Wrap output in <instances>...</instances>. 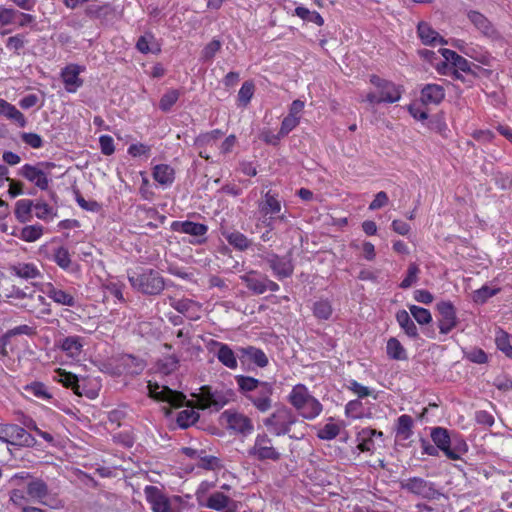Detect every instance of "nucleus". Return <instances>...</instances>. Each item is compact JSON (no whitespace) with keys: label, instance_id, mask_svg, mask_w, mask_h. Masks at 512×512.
<instances>
[{"label":"nucleus","instance_id":"obj_1","mask_svg":"<svg viewBox=\"0 0 512 512\" xmlns=\"http://www.w3.org/2000/svg\"><path fill=\"white\" fill-rule=\"evenodd\" d=\"M131 286L145 295H159L165 287L164 278L154 269H140L128 273Z\"/></svg>","mask_w":512,"mask_h":512},{"label":"nucleus","instance_id":"obj_2","mask_svg":"<svg viewBox=\"0 0 512 512\" xmlns=\"http://www.w3.org/2000/svg\"><path fill=\"white\" fill-rule=\"evenodd\" d=\"M289 401L299 414L308 420L316 418L323 410L322 404L301 384L293 387Z\"/></svg>","mask_w":512,"mask_h":512},{"label":"nucleus","instance_id":"obj_3","mask_svg":"<svg viewBox=\"0 0 512 512\" xmlns=\"http://www.w3.org/2000/svg\"><path fill=\"white\" fill-rule=\"evenodd\" d=\"M297 418L292 410L286 406H278L274 412L263 420V424L273 434L280 436L289 433L291 426Z\"/></svg>","mask_w":512,"mask_h":512},{"label":"nucleus","instance_id":"obj_4","mask_svg":"<svg viewBox=\"0 0 512 512\" xmlns=\"http://www.w3.org/2000/svg\"><path fill=\"white\" fill-rule=\"evenodd\" d=\"M55 166L52 162H40L37 165L25 164L19 173L39 189L47 190L51 181V170Z\"/></svg>","mask_w":512,"mask_h":512},{"label":"nucleus","instance_id":"obj_5","mask_svg":"<svg viewBox=\"0 0 512 512\" xmlns=\"http://www.w3.org/2000/svg\"><path fill=\"white\" fill-rule=\"evenodd\" d=\"M0 440L13 446H31L34 438L22 427L14 424H0Z\"/></svg>","mask_w":512,"mask_h":512},{"label":"nucleus","instance_id":"obj_6","mask_svg":"<svg viewBox=\"0 0 512 512\" xmlns=\"http://www.w3.org/2000/svg\"><path fill=\"white\" fill-rule=\"evenodd\" d=\"M399 484L401 489L424 499H435L439 495L434 483L421 477H410L400 481Z\"/></svg>","mask_w":512,"mask_h":512},{"label":"nucleus","instance_id":"obj_7","mask_svg":"<svg viewBox=\"0 0 512 512\" xmlns=\"http://www.w3.org/2000/svg\"><path fill=\"white\" fill-rule=\"evenodd\" d=\"M192 396L196 398L197 407L200 409L210 408L218 411L229 401V398L223 392L212 391L209 386L201 387L199 392L192 394Z\"/></svg>","mask_w":512,"mask_h":512},{"label":"nucleus","instance_id":"obj_8","mask_svg":"<svg viewBox=\"0 0 512 512\" xmlns=\"http://www.w3.org/2000/svg\"><path fill=\"white\" fill-rule=\"evenodd\" d=\"M262 258L277 279L283 280L292 276L294 265L290 256H280L274 252H268Z\"/></svg>","mask_w":512,"mask_h":512},{"label":"nucleus","instance_id":"obj_9","mask_svg":"<svg viewBox=\"0 0 512 512\" xmlns=\"http://www.w3.org/2000/svg\"><path fill=\"white\" fill-rule=\"evenodd\" d=\"M148 394L151 398L168 403L172 407H179L185 401V395L181 392L174 391L167 386H160L158 383H148Z\"/></svg>","mask_w":512,"mask_h":512},{"label":"nucleus","instance_id":"obj_10","mask_svg":"<svg viewBox=\"0 0 512 512\" xmlns=\"http://www.w3.org/2000/svg\"><path fill=\"white\" fill-rule=\"evenodd\" d=\"M171 229L175 232L188 234L194 237L190 242L192 244H202L206 241L208 226L202 223L192 221H173Z\"/></svg>","mask_w":512,"mask_h":512},{"label":"nucleus","instance_id":"obj_11","mask_svg":"<svg viewBox=\"0 0 512 512\" xmlns=\"http://www.w3.org/2000/svg\"><path fill=\"white\" fill-rule=\"evenodd\" d=\"M273 385L269 382H263L256 391L246 398L261 413H265L272 407Z\"/></svg>","mask_w":512,"mask_h":512},{"label":"nucleus","instance_id":"obj_12","mask_svg":"<svg viewBox=\"0 0 512 512\" xmlns=\"http://www.w3.org/2000/svg\"><path fill=\"white\" fill-rule=\"evenodd\" d=\"M20 308L35 314L37 318H41L52 313L50 304L46 298L37 294L34 290H29L25 302L20 303Z\"/></svg>","mask_w":512,"mask_h":512},{"label":"nucleus","instance_id":"obj_13","mask_svg":"<svg viewBox=\"0 0 512 512\" xmlns=\"http://www.w3.org/2000/svg\"><path fill=\"white\" fill-rule=\"evenodd\" d=\"M437 311L440 333L448 334L457 325L456 310L450 301H441L437 304Z\"/></svg>","mask_w":512,"mask_h":512},{"label":"nucleus","instance_id":"obj_14","mask_svg":"<svg viewBox=\"0 0 512 512\" xmlns=\"http://www.w3.org/2000/svg\"><path fill=\"white\" fill-rule=\"evenodd\" d=\"M222 418L226 420L228 428L237 433L249 435L253 432L252 420L242 413L226 410L222 413Z\"/></svg>","mask_w":512,"mask_h":512},{"label":"nucleus","instance_id":"obj_15","mask_svg":"<svg viewBox=\"0 0 512 512\" xmlns=\"http://www.w3.org/2000/svg\"><path fill=\"white\" fill-rule=\"evenodd\" d=\"M144 493L153 512H175L171 507L168 497H166L158 487L147 485L144 489Z\"/></svg>","mask_w":512,"mask_h":512},{"label":"nucleus","instance_id":"obj_16","mask_svg":"<svg viewBox=\"0 0 512 512\" xmlns=\"http://www.w3.org/2000/svg\"><path fill=\"white\" fill-rule=\"evenodd\" d=\"M371 83L379 89V95L382 102L394 103L400 100L401 91L394 83L382 80L377 76H372Z\"/></svg>","mask_w":512,"mask_h":512},{"label":"nucleus","instance_id":"obj_17","mask_svg":"<svg viewBox=\"0 0 512 512\" xmlns=\"http://www.w3.org/2000/svg\"><path fill=\"white\" fill-rule=\"evenodd\" d=\"M42 292L58 305L69 307L76 305V299L71 293L50 282L43 285Z\"/></svg>","mask_w":512,"mask_h":512},{"label":"nucleus","instance_id":"obj_18","mask_svg":"<svg viewBox=\"0 0 512 512\" xmlns=\"http://www.w3.org/2000/svg\"><path fill=\"white\" fill-rule=\"evenodd\" d=\"M241 281L253 294L261 295L265 293L266 275L257 270H249L240 276Z\"/></svg>","mask_w":512,"mask_h":512},{"label":"nucleus","instance_id":"obj_19","mask_svg":"<svg viewBox=\"0 0 512 512\" xmlns=\"http://www.w3.org/2000/svg\"><path fill=\"white\" fill-rule=\"evenodd\" d=\"M8 270L12 275L24 280H33L41 276L38 266L30 262L10 264Z\"/></svg>","mask_w":512,"mask_h":512},{"label":"nucleus","instance_id":"obj_20","mask_svg":"<svg viewBox=\"0 0 512 512\" xmlns=\"http://www.w3.org/2000/svg\"><path fill=\"white\" fill-rule=\"evenodd\" d=\"M467 17L470 22L479 30L484 36L489 38H497L498 33L492 23L480 12L470 10L467 12Z\"/></svg>","mask_w":512,"mask_h":512},{"label":"nucleus","instance_id":"obj_21","mask_svg":"<svg viewBox=\"0 0 512 512\" xmlns=\"http://www.w3.org/2000/svg\"><path fill=\"white\" fill-rule=\"evenodd\" d=\"M81 72L82 68L75 64L68 65L62 70L61 77L68 92L74 93L82 86L83 81L79 78Z\"/></svg>","mask_w":512,"mask_h":512},{"label":"nucleus","instance_id":"obj_22","mask_svg":"<svg viewBox=\"0 0 512 512\" xmlns=\"http://www.w3.org/2000/svg\"><path fill=\"white\" fill-rule=\"evenodd\" d=\"M0 116L16 123L19 127L26 126L27 121L23 113L8 101L0 98Z\"/></svg>","mask_w":512,"mask_h":512},{"label":"nucleus","instance_id":"obj_23","mask_svg":"<svg viewBox=\"0 0 512 512\" xmlns=\"http://www.w3.org/2000/svg\"><path fill=\"white\" fill-rule=\"evenodd\" d=\"M211 346L217 347L218 351L216 353V356L218 360L226 367L230 369H236L238 366L236 356L232 349L224 343L212 340L210 342Z\"/></svg>","mask_w":512,"mask_h":512},{"label":"nucleus","instance_id":"obj_24","mask_svg":"<svg viewBox=\"0 0 512 512\" xmlns=\"http://www.w3.org/2000/svg\"><path fill=\"white\" fill-rule=\"evenodd\" d=\"M259 212L263 216L276 215L281 211V202L276 194L268 191L264 194L263 200L258 203Z\"/></svg>","mask_w":512,"mask_h":512},{"label":"nucleus","instance_id":"obj_25","mask_svg":"<svg viewBox=\"0 0 512 512\" xmlns=\"http://www.w3.org/2000/svg\"><path fill=\"white\" fill-rule=\"evenodd\" d=\"M29 290V287L21 289L14 285L10 287L2 285L0 287V297L8 299L13 305L20 307V303L25 302Z\"/></svg>","mask_w":512,"mask_h":512},{"label":"nucleus","instance_id":"obj_26","mask_svg":"<svg viewBox=\"0 0 512 512\" xmlns=\"http://www.w3.org/2000/svg\"><path fill=\"white\" fill-rule=\"evenodd\" d=\"M445 97V91L438 84H427L421 91V100L424 104H439Z\"/></svg>","mask_w":512,"mask_h":512},{"label":"nucleus","instance_id":"obj_27","mask_svg":"<svg viewBox=\"0 0 512 512\" xmlns=\"http://www.w3.org/2000/svg\"><path fill=\"white\" fill-rule=\"evenodd\" d=\"M223 132L219 129L212 130L210 132L202 133L195 138L194 145L200 149V157L208 160L209 155L203 151V148L216 143V141L223 136Z\"/></svg>","mask_w":512,"mask_h":512},{"label":"nucleus","instance_id":"obj_28","mask_svg":"<svg viewBox=\"0 0 512 512\" xmlns=\"http://www.w3.org/2000/svg\"><path fill=\"white\" fill-rule=\"evenodd\" d=\"M414 420L410 415L399 416L394 425V431L398 439L407 440L413 434Z\"/></svg>","mask_w":512,"mask_h":512},{"label":"nucleus","instance_id":"obj_29","mask_svg":"<svg viewBox=\"0 0 512 512\" xmlns=\"http://www.w3.org/2000/svg\"><path fill=\"white\" fill-rule=\"evenodd\" d=\"M417 32L421 41L425 45H435L437 43L447 44V41L444 40L435 30H433L425 22H421L418 24Z\"/></svg>","mask_w":512,"mask_h":512},{"label":"nucleus","instance_id":"obj_30","mask_svg":"<svg viewBox=\"0 0 512 512\" xmlns=\"http://www.w3.org/2000/svg\"><path fill=\"white\" fill-rule=\"evenodd\" d=\"M153 178L160 185L167 187L174 182V169L167 164L156 165L153 169Z\"/></svg>","mask_w":512,"mask_h":512},{"label":"nucleus","instance_id":"obj_31","mask_svg":"<svg viewBox=\"0 0 512 512\" xmlns=\"http://www.w3.org/2000/svg\"><path fill=\"white\" fill-rule=\"evenodd\" d=\"M59 346L68 356L77 357L82 352L84 342L80 336H68L60 342Z\"/></svg>","mask_w":512,"mask_h":512},{"label":"nucleus","instance_id":"obj_32","mask_svg":"<svg viewBox=\"0 0 512 512\" xmlns=\"http://www.w3.org/2000/svg\"><path fill=\"white\" fill-rule=\"evenodd\" d=\"M223 236L227 242L238 251H245L253 244L251 239L239 231L224 232Z\"/></svg>","mask_w":512,"mask_h":512},{"label":"nucleus","instance_id":"obj_33","mask_svg":"<svg viewBox=\"0 0 512 512\" xmlns=\"http://www.w3.org/2000/svg\"><path fill=\"white\" fill-rule=\"evenodd\" d=\"M120 365L129 375H139L145 368V363L133 355H123L120 358Z\"/></svg>","mask_w":512,"mask_h":512},{"label":"nucleus","instance_id":"obj_34","mask_svg":"<svg viewBox=\"0 0 512 512\" xmlns=\"http://www.w3.org/2000/svg\"><path fill=\"white\" fill-rule=\"evenodd\" d=\"M27 494L40 503L46 504L44 498L48 495V486L43 480L35 479L28 483Z\"/></svg>","mask_w":512,"mask_h":512},{"label":"nucleus","instance_id":"obj_35","mask_svg":"<svg viewBox=\"0 0 512 512\" xmlns=\"http://www.w3.org/2000/svg\"><path fill=\"white\" fill-rule=\"evenodd\" d=\"M396 320L408 337H418V329L406 310H399L396 313Z\"/></svg>","mask_w":512,"mask_h":512},{"label":"nucleus","instance_id":"obj_36","mask_svg":"<svg viewBox=\"0 0 512 512\" xmlns=\"http://www.w3.org/2000/svg\"><path fill=\"white\" fill-rule=\"evenodd\" d=\"M26 396H33L37 399L48 401L52 399V394L49 392L46 385L41 382H33L23 387Z\"/></svg>","mask_w":512,"mask_h":512},{"label":"nucleus","instance_id":"obj_37","mask_svg":"<svg viewBox=\"0 0 512 512\" xmlns=\"http://www.w3.org/2000/svg\"><path fill=\"white\" fill-rule=\"evenodd\" d=\"M33 201L29 199H21L15 205V217L21 223L29 222L32 219Z\"/></svg>","mask_w":512,"mask_h":512},{"label":"nucleus","instance_id":"obj_38","mask_svg":"<svg viewBox=\"0 0 512 512\" xmlns=\"http://www.w3.org/2000/svg\"><path fill=\"white\" fill-rule=\"evenodd\" d=\"M196 466L206 471L213 472H219L220 470L225 468L222 459L212 455L199 456V460Z\"/></svg>","mask_w":512,"mask_h":512},{"label":"nucleus","instance_id":"obj_39","mask_svg":"<svg viewBox=\"0 0 512 512\" xmlns=\"http://www.w3.org/2000/svg\"><path fill=\"white\" fill-rule=\"evenodd\" d=\"M430 436L436 445V448H450L451 436L447 429L443 427H434L431 430Z\"/></svg>","mask_w":512,"mask_h":512},{"label":"nucleus","instance_id":"obj_40","mask_svg":"<svg viewBox=\"0 0 512 512\" xmlns=\"http://www.w3.org/2000/svg\"><path fill=\"white\" fill-rule=\"evenodd\" d=\"M229 501L230 498L224 493L214 492L208 497L205 506L212 510L223 511L228 506Z\"/></svg>","mask_w":512,"mask_h":512},{"label":"nucleus","instance_id":"obj_41","mask_svg":"<svg viewBox=\"0 0 512 512\" xmlns=\"http://www.w3.org/2000/svg\"><path fill=\"white\" fill-rule=\"evenodd\" d=\"M235 379L240 390L245 393V395H251L264 382L253 377L243 375H238Z\"/></svg>","mask_w":512,"mask_h":512},{"label":"nucleus","instance_id":"obj_42","mask_svg":"<svg viewBox=\"0 0 512 512\" xmlns=\"http://www.w3.org/2000/svg\"><path fill=\"white\" fill-rule=\"evenodd\" d=\"M60 379L59 381L67 388H71L73 392L78 395H84V392L79 384L78 377L75 374L66 371L59 372Z\"/></svg>","mask_w":512,"mask_h":512},{"label":"nucleus","instance_id":"obj_43","mask_svg":"<svg viewBox=\"0 0 512 512\" xmlns=\"http://www.w3.org/2000/svg\"><path fill=\"white\" fill-rule=\"evenodd\" d=\"M241 352L243 355H246L248 359L254 362L259 367H265L268 364V358L266 354L253 346H249L247 348H242Z\"/></svg>","mask_w":512,"mask_h":512},{"label":"nucleus","instance_id":"obj_44","mask_svg":"<svg viewBox=\"0 0 512 512\" xmlns=\"http://www.w3.org/2000/svg\"><path fill=\"white\" fill-rule=\"evenodd\" d=\"M495 343L499 350L506 356L512 358V345L510 344V337L507 332L499 328L496 331Z\"/></svg>","mask_w":512,"mask_h":512},{"label":"nucleus","instance_id":"obj_45","mask_svg":"<svg viewBox=\"0 0 512 512\" xmlns=\"http://www.w3.org/2000/svg\"><path fill=\"white\" fill-rule=\"evenodd\" d=\"M387 354L395 360H404L407 358L404 347L396 338H390L387 342Z\"/></svg>","mask_w":512,"mask_h":512},{"label":"nucleus","instance_id":"obj_46","mask_svg":"<svg viewBox=\"0 0 512 512\" xmlns=\"http://www.w3.org/2000/svg\"><path fill=\"white\" fill-rule=\"evenodd\" d=\"M199 414L191 407L179 412L177 424L181 428H187L197 422Z\"/></svg>","mask_w":512,"mask_h":512},{"label":"nucleus","instance_id":"obj_47","mask_svg":"<svg viewBox=\"0 0 512 512\" xmlns=\"http://www.w3.org/2000/svg\"><path fill=\"white\" fill-rule=\"evenodd\" d=\"M255 91V85L252 81H245L239 92H238V102L240 106L246 107L251 101Z\"/></svg>","mask_w":512,"mask_h":512},{"label":"nucleus","instance_id":"obj_48","mask_svg":"<svg viewBox=\"0 0 512 512\" xmlns=\"http://www.w3.org/2000/svg\"><path fill=\"white\" fill-rule=\"evenodd\" d=\"M43 234L41 225H28L22 228L20 238L26 242H34Z\"/></svg>","mask_w":512,"mask_h":512},{"label":"nucleus","instance_id":"obj_49","mask_svg":"<svg viewBox=\"0 0 512 512\" xmlns=\"http://www.w3.org/2000/svg\"><path fill=\"white\" fill-rule=\"evenodd\" d=\"M295 14L301 19L308 22H313L318 26H322L324 24V19L318 12L310 11L305 7H297L295 9Z\"/></svg>","mask_w":512,"mask_h":512},{"label":"nucleus","instance_id":"obj_50","mask_svg":"<svg viewBox=\"0 0 512 512\" xmlns=\"http://www.w3.org/2000/svg\"><path fill=\"white\" fill-rule=\"evenodd\" d=\"M409 311L413 318L420 324H429L432 321V315L426 308L416 305H409Z\"/></svg>","mask_w":512,"mask_h":512},{"label":"nucleus","instance_id":"obj_51","mask_svg":"<svg viewBox=\"0 0 512 512\" xmlns=\"http://www.w3.org/2000/svg\"><path fill=\"white\" fill-rule=\"evenodd\" d=\"M313 312L317 318L327 320L332 314V306L327 300H319L314 303Z\"/></svg>","mask_w":512,"mask_h":512},{"label":"nucleus","instance_id":"obj_52","mask_svg":"<svg viewBox=\"0 0 512 512\" xmlns=\"http://www.w3.org/2000/svg\"><path fill=\"white\" fill-rule=\"evenodd\" d=\"M168 303L171 307H173L176 311L182 314L188 313L196 304L189 299H176L174 297L169 296L167 298Z\"/></svg>","mask_w":512,"mask_h":512},{"label":"nucleus","instance_id":"obj_53","mask_svg":"<svg viewBox=\"0 0 512 512\" xmlns=\"http://www.w3.org/2000/svg\"><path fill=\"white\" fill-rule=\"evenodd\" d=\"M420 273V269L417 264L411 263L407 269V275L400 283V288L407 289L415 284L418 280V275Z\"/></svg>","mask_w":512,"mask_h":512},{"label":"nucleus","instance_id":"obj_54","mask_svg":"<svg viewBox=\"0 0 512 512\" xmlns=\"http://www.w3.org/2000/svg\"><path fill=\"white\" fill-rule=\"evenodd\" d=\"M179 98L178 90L171 89L167 91L160 99L159 107L162 111H169Z\"/></svg>","mask_w":512,"mask_h":512},{"label":"nucleus","instance_id":"obj_55","mask_svg":"<svg viewBox=\"0 0 512 512\" xmlns=\"http://www.w3.org/2000/svg\"><path fill=\"white\" fill-rule=\"evenodd\" d=\"M499 292V289L491 288L489 286H482L480 289L474 291L473 300L476 303H484L490 297L496 295Z\"/></svg>","mask_w":512,"mask_h":512},{"label":"nucleus","instance_id":"obj_56","mask_svg":"<svg viewBox=\"0 0 512 512\" xmlns=\"http://www.w3.org/2000/svg\"><path fill=\"white\" fill-rule=\"evenodd\" d=\"M53 259L62 269H68L71 264L70 254L64 247H59L55 250Z\"/></svg>","mask_w":512,"mask_h":512},{"label":"nucleus","instance_id":"obj_57","mask_svg":"<svg viewBox=\"0 0 512 512\" xmlns=\"http://www.w3.org/2000/svg\"><path fill=\"white\" fill-rule=\"evenodd\" d=\"M345 413L348 417L358 419L364 415V409L360 400H351L346 404Z\"/></svg>","mask_w":512,"mask_h":512},{"label":"nucleus","instance_id":"obj_58","mask_svg":"<svg viewBox=\"0 0 512 512\" xmlns=\"http://www.w3.org/2000/svg\"><path fill=\"white\" fill-rule=\"evenodd\" d=\"M33 208L35 209V216L41 220H46L55 215L53 208L44 201L33 203Z\"/></svg>","mask_w":512,"mask_h":512},{"label":"nucleus","instance_id":"obj_59","mask_svg":"<svg viewBox=\"0 0 512 512\" xmlns=\"http://www.w3.org/2000/svg\"><path fill=\"white\" fill-rule=\"evenodd\" d=\"M221 42L219 40H212L202 50V59L204 61H210L213 59L215 54L220 50Z\"/></svg>","mask_w":512,"mask_h":512},{"label":"nucleus","instance_id":"obj_60","mask_svg":"<svg viewBox=\"0 0 512 512\" xmlns=\"http://www.w3.org/2000/svg\"><path fill=\"white\" fill-rule=\"evenodd\" d=\"M299 120V118L293 117L288 114L281 123V127L279 130L280 135L284 137L288 135L294 128L297 127V125L299 124Z\"/></svg>","mask_w":512,"mask_h":512},{"label":"nucleus","instance_id":"obj_61","mask_svg":"<svg viewBox=\"0 0 512 512\" xmlns=\"http://www.w3.org/2000/svg\"><path fill=\"white\" fill-rule=\"evenodd\" d=\"M99 144L102 154L112 155L115 151L113 138L109 135H102L99 138Z\"/></svg>","mask_w":512,"mask_h":512},{"label":"nucleus","instance_id":"obj_62","mask_svg":"<svg viewBox=\"0 0 512 512\" xmlns=\"http://www.w3.org/2000/svg\"><path fill=\"white\" fill-rule=\"evenodd\" d=\"M151 147L143 143L132 144L128 148V154L132 157L149 156Z\"/></svg>","mask_w":512,"mask_h":512},{"label":"nucleus","instance_id":"obj_63","mask_svg":"<svg viewBox=\"0 0 512 512\" xmlns=\"http://www.w3.org/2000/svg\"><path fill=\"white\" fill-rule=\"evenodd\" d=\"M339 434V427L334 423H327L319 430L318 436L321 439H333Z\"/></svg>","mask_w":512,"mask_h":512},{"label":"nucleus","instance_id":"obj_64","mask_svg":"<svg viewBox=\"0 0 512 512\" xmlns=\"http://www.w3.org/2000/svg\"><path fill=\"white\" fill-rule=\"evenodd\" d=\"M18 15V11L13 8H6L0 6V24L9 25L13 22L14 18Z\"/></svg>","mask_w":512,"mask_h":512}]
</instances>
